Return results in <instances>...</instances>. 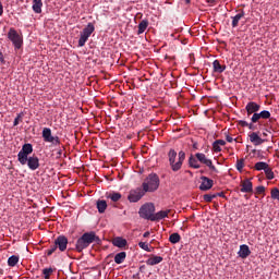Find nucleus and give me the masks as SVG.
I'll return each instance as SVG.
<instances>
[{
    "label": "nucleus",
    "instance_id": "f257e3e1",
    "mask_svg": "<svg viewBox=\"0 0 279 279\" xmlns=\"http://www.w3.org/2000/svg\"><path fill=\"white\" fill-rule=\"evenodd\" d=\"M189 165L192 169H201L202 165H205V167H208L211 178H217V173H219V170L213 163V159L206 157V154L204 153H196L195 156L191 155Z\"/></svg>",
    "mask_w": 279,
    "mask_h": 279
},
{
    "label": "nucleus",
    "instance_id": "f03ea898",
    "mask_svg": "<svg viewBox=\"0 0 279 279\" xmlns=\"http://www.w3.org/2000/svg\"><path fill=\"white\" fill-rule=\"evenodd\" d=\"M168 160L170 165V169L174 172L180 171L182 169V165H184V160H186V153L184 150L175 151V149L171 148L168 151Z\"/></svg>",
    "mask_w": 279,
    "mask_h": 279
},
{
    "label": "nucleus",
    "instance_id": "7ed1b4c3",
    "mask_svg": "<svg viewBox=\"0 0 279 279\" xmlns=\"http://www.w3.org/2000/svg\"><path fill=\"white\" fill-rule=\"evenodd\" d=\"M160 187V177L156 173H150L142 183V189L145 193H156V190Z\"/></svg>",
    "mask_w": 279,
    "mask_h": 279
},
{
    "label": "nucleus",
    "instance_id": "20e7f679",
    "mask_svg": "<svg viewBox=\"0 0 279 279\" xmlns=\"http://www.w3.org/2000/svg\"><path fill=\"white\" fill-rule=\"evenodd\" d=\"M97 235L95 232H86L84 233L77 241H76V252H84L86 247H88L92 243H95L97 241Z\"/></svg>",
    "mask_w": 279,
    "mask_h": 279
},
{
    "label": "nucleus",
    "instance_id": "39448f33",
    "mask_svg": "<svg viewBox=\"0 0 279 279\" xmlns=\"http://www.w3.org/2000/svg\"><path fill=\"white\" fill-rule=\"evenodd\" d=\"M154 213H156V206H154L153 203H147L140 208V217H142V219H147L148 221H154L156 215Z\"/></svg>",
    "mask_w": 279,
    "mask_h": 279
},
{
    "label": "nucleus",
    "instance_id": "423d86ee",
    "mask_svg": "<svg viewBox=\"0 0 279 279\" xmlns=\"http://www.w3.org/2000/svg\"><path fill=\"white\" fill-rule=\"evenodd\" d=\"M7 36L9 40L12 41L14 49H21V47H23V35L19 34V32L15 31L14 27H11L9 29Z\"/></svg>",
    "mask_w": 279,
    "mask_h": 279
},
{
    "label": "nucleus",
    "instance_id": "0eeeda50",
    "mask_svg": "<svg viewBox=\"0 0 279 279\" xmlns=\"http://www.w3.org/2000/svg\"><path fill=\"white\" fill-rule=\"evenodd\" d=\"M93 32H95V25L93 23H88L81 33V37L78 39V47H84V45H86L88 38H90V36L93 35Z\"/></svg>",
    "mask_w": 279,
    "mask_h": 279
},
{
    "label": "nucleus",
    "instance_id": "6e6552de",
    "mask_svg": "<svg viewBox=\"0 0 279 279\" xmlns=\"http://www.w3.org/2000/svg\"><path fill=\"white\" fill-rule=\"evenodd\" d=\"M41 136L45 143H51L53 147H58V145H61L60 137L59 136H52L51 135V129L44 128L41 132Z\"/></svg>",
    "mask_w": 279,
    "mask_h": 279
},
{
    "label": "nucleus",
    "instance_id": "1a4fd4ad",
    "mask_svg": "<svg viewBox=\"0 0 279 279\" xmlns=\"http://www.w3.org/2000/svg\"><path fill=\"white\" fill-rule=\"evenodd\" d=\"M145 193L143 187L133 189L129 192L128 199L132 204H136V202H141L145 197Z\"/></svg>",
    "mask_w": 279,
    "mask_h": 279
},
{
    "label": "nucleus",
    "instance_id": "9d476101",
    "mask_svg": "<svg viewBox=\"0 0 279 279\" xmlns=\"http://www.w3.org/2000/svg\"><path fill=\"white\" fill-rule=\"evenodd\" d=\"M54 243L57 245V248L61 252H66V247L69 245V239L64 235H59L56 240Z\"/></svg>",
    "mask_w": 279,
    "mask_h": 279
},
{
    "label": "nucleus",
    "instance_id": "9b49d317",
    "mask_svg": "<svg viewBox=\"0 0 279 279\" xmlns=\"http://www.w3.org/2000/svg\"><path fill=\"white\" fill-rule=\"evenodd\" d=\"M245 110L247 117H251V114H258V111L260 110V105H258V102L250 101L247 102Z\"/></svg>",
    "mask_w": 279,
    "mask_h": 279
},
{
    "label": "nucleus",
    "instance_id": "f8f14e48",
    "mask_svg": "<svg viewBox=\"0 0 279 279\" xmlns=\"http://www.w3.org/2000/svg\"><path fill=\"white\" fill-rule=\"evenodd\" d=\"M271 118V112L268 110H264L259 113H254L251 118L252 123H258L260 119H270Z\"/></svg>",
    "mask_w": 279,
    "mask_h": 279
},
{
    "label": "nucleus",
    "instance_id": "ddd939ff",
    "mask_svg": "<svg viewBox=\"0 0 279 279\" xmlns=\"http://www.w3.org/2000/svg\"><path fill=\"white\" fill-rule=\"evenodd\" d=\"M26 165L31 171H36L40 167V159L37 156L28 157Z\"/></svg>",
    "mask_w": 279,
    "mask_h": 279
},
{
    "label": "nucleus",
    "instance_id": "4468645a",
    "mask_svg": "<svg viewBox=\"0 0 279 279\" xmlns=\"http://www.w3.org/2000/svg\"><path fill=\"white\" fill-rule=\"evenodd\" d=\"M202 183L199 185L201 191H210L211 186H214L215 181L209 179L208 177H201Z\"/></svg>",
    "mask_w": 279,
    "mask_h": 279
},
{
    "label": "nucleus",
    "instance_id": "2eb2a0df",
    "mask_svg": "<svg viewBox=\"0 0 279 279\" xmlns=\"http://www.w3.org/2000/svg\"><path fill=\"white\" fill-rule=\"evenodd\" d=\"M241 193H252L254 191V185L252 184V180L245 179L241 181Z\"/></svg>",
    "mask_w": 279,
    "mask_h": 279
},
{
    "label": "nucleus",
    "instance_id": "dca6fc26",
    "mask_svg": "<svg viewBox=\"0 0 279 279\" xmlns=\"http://www.w3.org/2000/svg\"><path fill=\"white\" fill-rule=\"evenodd\" d=\"M248 138L253 145H263L265 143V140H263L260 136H258V133L252 132L248 134Z\"/></svg>",
    "mask_w": 279,
    "mask_h": 279
},
{
    "label": "nucleus",
    "instance_id": "f3484780",
    "mask_svg": "<svg viewBox=\"0 0 279 279\" xmlns=\"http://www.w3.org/2000/svg\"><path fill=\"white\" fill-rule=\"evenodd\" d=\"M240 258H247L250 254H252V251H250V246L247 244L240 245V251L238 252Z\"/></svg>",
    "mask_w": 279,
    "mask_h": 279
},
{
    "label": "nucleus",
    "instance_id": "a211bd4d",
    "mask_svg": "<svg viewBox=\"0 0 279 279\" xmlns=\"http://www.w3.org/2000/svg\"><path fill=\"white\" fill-rule=\"evenodd\" d=\"M160 263H162V257L157 255H153L146 260V265H149L150 267H154V265H160Z\"/></svg>",
    "mask_w": 279,
    "mask_h": 279
},
{
    "label": "nucleus",
    "instance_id": "6ab92c4d",
    "mask_svg": "<svg viewBox=\"0 0 279 279\" xmlns=\"http://www.w3.org/2000/svg\"><path fill=\"white\" fill-rule=\"evenodd\" d=\"M169 213H171V209L158 211L157 214H155L153 221H160L162 219H166V217H169Z\"/></svg>",
    "mask_w": 279,
    "mask_h": 279
},
{
    "label": "nucleus",
    "instance_id": "aec40b11",
    "mask_svg": "<svg viewBox=\"0 0 279 279\" xmlns=\"http://www.w3.org/2000/svg\"><path fill=\"white\" fill-rule=\"evenodd\" d=\"M223 145H226V141H223V140H216L213 143V151H215V154H219V151H221V147H223Z\"/></svg>",
    "mask_w": 279,
    "mask_h": 279
},
{
    "label": "nucleus",
    "instance_id": "412c9836",
    "mask_svg": "<svg viewBox=\"0 0 279 279\" xmlns=\"http://www.w3.org/2000/svg\"><path fill=\"white\" fill-rule=\"evenodd\" d=\"M33 11L35 14L43 13V0H33Z\"/></svg>",
    "mask_w": 279,
    "mask_h": 279
},
{
    "label": "nucleus",
    "instance_id": "4be33fe9",
    "mask_svg": "<svg viewBox=\"0 0 279 279\" xmlns=\"http://www.w3.org/2000/svg\"><path fill=\"white\" fill-rule=\"evenodd\" d=\"M245 16V11L240 10V12L232 17V27H239V21Z\"/></svg>",
    "mask_w": 279,
    "mask_h": 279
},
{
    "label": "nucleus",
    "instance_id": "5701e85b",
    "mask_svg": "<svg viewBox=\"0 0 279 279\" xmlns=\"http://www.w3.org/2000/svg\"><path fill=\"white\" fill-rule=\"evenodd\" d=\"M149 27V21L147 20H142L138 24V31L137 34L141 36V34H145V31Z\"/></svg>",
    "mask_w": 279,
    "mask_h": 279
},
{
    "label": "nucleus",
    "instance_id": "b1692460",
    "mask_svg": "<svg viewBox=\"0 0 279 279\" xmlns=\"http://www.w3.org/2000/svg\"><path fill=\"white\" fill-rule=\"evenodd\" d=\"M29 155L27 153H23V150H20L17 154V160L22 165H27V160H29Z\"/></svg>",
    "mask_w": 279,
    "mask_h": 279
},
{
    "label": "nucleus",
    "instance_id": "393cba45",
    "mask_svg": "<svg viewBox=\"0 0 279 279\" xmlns=\"http://www.w3.org/2000/svg\"><path fill=\"white\" fill-rule=\"evenodd\" d=\"M213 66H214V73H223V71H226V65H221L219 60H215L213 62Z\"/></svg>",
    "mask_w": 279,
    "mask_h": 279
},
{
    "label": "nucleus",
    "instance_id": "a878e982",
    "mask_svg": "<svg viewBox=\"0 0 279 279\" xmlns=\"http://www.w3.org/2000/svg\"><path fill=\"white\" fill-rule=\"evenodd\" d=\"M112 244L114 247H125V245H128V240L123 238H116L113 239Z\"/></svg>",
    "mask_w": 279,
    "mask_h": 279
},
{
    "label": "nucleus",
    "instance_id": "bb28decb",
    "mask_svg": "<svg viewBox=\"0 0 279 279\" xmlns=\"http://www.w3.org/2000/svg\"><path fill=\"white\" fill-rule=\"evenodd\" d=\"M126 256H128V254L125 252H120V253L116 254L114 263L117 265H121V263H124Z\"/></svg>",
    "mask_w": 279,
    "mask_h": 279
},
{
    "label": "nucleus",
    "instance_id": "cd10ccee",
    "mask_svg": "<svg viewBox=\"0 0 279 279\" xmlns=\"http://www.w3.org/2000/svg\"><path fill=\"white\" fill-rule=\"evenodd\" d=\"M268 167H269V163L265 161H258L255 163L254 169L256 171H266Z\"/></svg>",
    "mask_w": 279,
    "mask_h": 279
},
{
    "label": "nucleus",
    "instance_id": "c85d7f7f",
    "mask_svg": "<svg viewBox=\"0 0 279 279\" xmlns=\"http://www.w3.org/2000/svg\"><path fill=\"white\" fill-rule=\"evenodd\" d=\"M97 208H98V213L100 214L106 213V208H108V203H106V201H98Z\"/></svg>",
    "mask_w": 279,
    "mask_h": 279
},
{
    "label": "nucleus",
    "instance_id": "c756f323",
    "mask_svg": "<svg viewBox=\"0 0 279 279\" xmlns=\"http://www.w3.org/2000/svg\"><path fill=\"white\" fill-rule=\"evenodd\" d=\"M8 265L9 267H16V265H19V255H12L9 257Z\"/></svg>",
    "mask_w": 279,
    "mask_h": 279
},
{
    "label": "nucleus",
    "instance_id": "7c9ffc66",
    "mask_svg": "<svg viewBox=\"0 0 279 279\" xmlns=\"http://www.w3.org/2000/svg\"><path fill=\"white\" fill-rule=\"evenodd\" d=\"M245 167V159L241 158L236 160L235 169L240 172L243 173V168Z\"/></svg>",
    "mask_w": 279,
    "mask_h": 279
},
{
    "label": "nucleus",
    "instance_id": "2f4dec72",
    "mask_svg": "<svg viewBox=\"0 0 279 279\" xmlns=\"http://www.w3.org/2000/svg\"><path fill=\"white\" fill-rule=\"evenodd\" d=\"M182 236L179 235V233H172L169 236V241L170 243H172L173 245H175V243H180Z\"/></svg>",
    "mask_w": 279,
    "mask_h": 279
},
{
    "label": "nucleus",
    "instance_id": "473e14b6",
    "mask_svg": "<svg viewBox=\"0 0 279 279\" xmlns=\"http://www.w3.org/2000/svg\"><path fill=\"white\" fill-rule=\"evenodd\" d=\"M21 151H23L24 154H28V156H29V154H32L34 151V146H32V144H24L22 146Z\"/></svg>",
    "mask_w": 279,
    "mask_h": 279
},
{
    "label": "nucleus",
    "instance_id": "72a5a7b5",
    "mask_svg": "<svg viewBox=\"0 0 279 279\" xmlns=\"http://www.w3.org/2000/svg\"><path fill=\"white\" fill-rule=\"evenodd\" d=\"M107 197L111 199V202H119V199H121V193L112 192Z\"/></svg>",
    "mask_w": 279,
    "mask_h": 279
},
{
    "label": "nucleus",
    "instance_id": "f704fd0d",
    "mask_svg": "<svg viewBox=\"0 0 279 279\" xmlns=\"http://www.w3.org/2000/svg\"><path fill=\"white\" fill-rule=\"evenodd\" d=\"M265 175L267 180H274L276 178V175L274 174V170H271L269 166L265 170Z\"/></svg>",
    "mask_w": 279,
    "mask_h": 279
},
{
    "label": "nucleus",
    "instance_id": "c9c22d12",
    "mask_svg": "<svg viewBox=\"0 0 279 279\" xmlns=\"http://www.w3.org/2000/svg\"><path fill=\"white\" fill-rule=\"evenodd\" d=\"M270 196H271L272 199H278V202H279V189L278 187H274L270 191Z\"/></svg>",
    "mask_w": 279,
    "mask_h": 279
},
{
    "label": "nucleus",
    "instance_id": "e433bc0d",
    "mask_svg": "<svg viewBox=\"0 0 279 279\" xmlns=\"http://www.w3.org/2000/svg\"><path fill=\"white\" fill-rule=\"evenodd\" d=\"M56 250H58V245L54 242V244L50 245V247L46 251L47 256L54 254Z\"/></svg>",
    "mask_w": 279,
    "mask_h": 279
},
{
    "label": "nucleus",
    "instance_id": "4c0bfd02",
    "mask_svg": "<svg viewBox=\"0 0 279 279\" xmlns=\"http://www.w3.org/2000/svg\"><path fill=\"white\" fill-rule=\"evenodd\" d=\"M43 274H44L45 279H49V278H51V274H53V269L52 268H45L43 270Z\"/></svg>",
    "mask_w": 279,
    "mask_h": 279
},
{
    "label": "nucleus",
    "instance_id": "58836bf2",
    "mask_svg": "<svg viewBox=\"0 0 279 279\" xmlns=\"http://www.w3.org/2000/svg\"><path fill=\"white\" fill-rule=\"evenodd\" d=\"M215 197H217V194H205L203 196L204 202L210 203L213 202V199H215Z\"/></svg>",
    "mask_w": 279,
    "mask_h": 279
},
{
    "label": "nucleus",
    "instance_id": "ea45409f",
    "mask_svg": "<svg viewBox=\"0 0 279 279\" xmlns=\"http://www.w3.org/2000/svg\"><path fill=\"white\" fill-rule=\"evenodd\" d=\"M138 247L145 252H151V248H149V244L147 242H140Z\"/></svg>",
    "mask_w": 279,
    "mask_h": 279
},
{
    "label": "nucleus",
    "instance_id": "a19ab883",
    "mask_svg": "<svg viewBox=\"0 0 279 279\" xmlns=\"http://www.w3.org/2000/svg\"><path fill=\"white\" fill-rule=\"evenodd\" d=\"M23 119V113H19L17 117L13 121V125L16 126L19 123H21V120Z\"/></svg>",
    "mask_w": 279,
    "mask_h": 279
},
{
    "label": "nucleus",
    "instance_id": "79ce46f5",
    "mask_svg": "<svg viewBox=\"0 0 279 279\" xmlns=\"http://www.w3.org/2000/svg\"><path fill=\"white\" fill-rule=\"evenodd\" d=\"M256 193H257V195H263V193H265V186H263V185L257 186Z\"/></svg>",
    "mask_w": 279,
    "mask_h": 279
},
{
    "label": "nucleus",
    "instance_id": "37998d69",
    "mask_svg": "<svg viewBox=\"0 0 279 279\" xmlns=\"http://www.w3.org/2000/svg\"><path fill=\"white\" fill-rule=\"evenodd\" d=\"M238 123L241 128H247V125H250V123H247L245 120H240Z\"/></svg>",
    "mask_w": 279,
    "mask_h": 279
},
{
    "label": "nucleus",
    "instance_id": "c03bdc74",
    "mask_svg": "<svg viewBox=\"0 0 279 279\" xmlns=\"http://www.w3.org/2000/svg\"><path fill=\"white\" fill-rule=\"evenodd\" d=\"M0 62L1 64H5V57H3V52L0 51Z\"/></svg>",
    "mask_w": 279,
    "mask_h": 279
},
{
    "label": "nucleus",
    "instance_id": "a18cd8bd",
    "mask_svg": "<svg viewBox=\"0 0 279 279\" xmlns=\"http://www.w3.org/2000/svg\"><path fill=\"white\" fill-rule=\"evenodd\" d=\"M226 141H227L228 143H232V142L234 141V138H232V136H230V135H227V136H226Z\"/></svg>",
    "mask_w": 279,
    "mask_h": 279
},
{
    "label": "nucleus",
    "instance_id": "49530a36",
    "mask_svg": "<svg viewBox=\"0 0 279 279\" xmlns=\"http://www.w3.org/2000/svg\"><path fill=\"white\" fill-rule=\"evenodd\" d=\"M0 16H3V3L0 1Z\"/></svg>",
    "mask_w": 279,
    "mask_h": 279
},
{
    "label": "nucleus",
    "instance_id": "de8ad7c7",
    "mask_svg": "<svg viewBox=\"0 0 279 279\" xmlns=\"http://www.w3.org/2000/svg\"><path fill=\"white\" fill-rule=\"evenodd\" d=\"M132 278L133 279H141V274L137 272V274L133 275Z\"/></svg>",
    "mask_w": 279,
    "mask_h": 279
},
{
    "label": "nucleus",
    "instance_id": "09e8293b",
    "mask_svg": "<svg viewBox=\"0 0 279 279\" xmlns=\"http://www.w3.org/2000/svg\"><path fill=\"white\" fill-rule=\"evenodd\" d=\"M247 128H248V130H254V122L248 123Z\"/></svg>",
    "mask_w": 279,
    "mask_h": 279
},
{
    "label": "nucleus",
    "instance_id": "8fccbe9b",
    "mask_svg": "<svg viewBox=\"0 0 279 279\" xmlns=\"http://www.w3.org/2000/svg\"><path fill=\"white\" fill-rule=\"evenodd\" d=\"M149 231H146L144 234H143V236H144V239H147V238H149Z\"/></svg>",
    "mask_w": 279,
    "mask_h": 279
},
{
    "label": "nucleus",
    "instance_id": "3c124183",
    "mask_svg": "<svg viewBox=\"0 0 279 279\" xmlns=\"http://www.w3.org/2000/svg\"><path fill=\"white\" fill-rule=\"evenodd\" d=\"M186 1V3H191V0H185Z\"/></svg>",
    "mask_w": 279,
    "mask_h": 279
}]
</instances>
